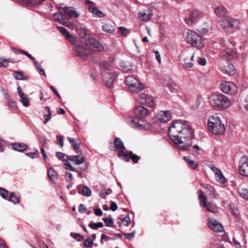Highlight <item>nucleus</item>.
Listing matches in <instances>:
<instances>
[{
  "label": "nucleus",
  "instance_id": "28",
  "mask_svg": "<svg viewBox=\"0 0 248 248\" xmlns=\"http://www.w3.org/2000/svg\"><path fill=\"white\" fill-rule=\"evenodd\" d=\"M153 13L151 11L141 12L139 13V18L142 21H146L151 18Z\"/></svg>",
  "mask_w": 248,
  "mask_h": 248
},
{
  "label": "nucleus",
  "instance_id": "29",
  "mask_svg": "<svg viewBox=\"0 0 248 248\" xmlns=\"http://www.w3.org/2000/svg\"><path fill=\"white\" fill-rule=\"evenodd\" d=\"M88 9L90 12L99 17H103L105 16L104 14L96 7L90 5L89 6Z\"/></svg>",
  "mask_w": 248,
  "mask_h": 248
},
{
  "label": "nucleus",
  "instance_id": "27",
  "mask_svg": "<svg viewBox=\"0 0 248 248\" xmlns=\"http://www.w3.org/2000/svg\"><path fill=\"white\" fill-rule=\"evenodd\" d=\"M203 186L206 189V192H208L213 198L217 199L219 197V195L216 192L215 189L211 186L207 184H204Z\"/></svg>",
  "mask_w": 248,
  "mask_h": 248
},
{
  "label": "nucleus",
  "instance_id": "14",
  "mask_svg": "<svg viewBox=\"0 0 248 248\" xmlns=\"http://www.w3.org/2000/svg\"><path fill=\"white\" fill-rule=\"evenodd\" d=\"M73 49L76 55L84 58H87L92 54V51L83 46H76L73 47Z\"/></svg>",
  "mask_w": 248,
  "mask_h": 248
},
{
  "label": "nucleus",
  "instance_id": "32",
  "mask_svg": "<svg viewBox=\"0 0 248 248\" xmlns=\"http://www.w3.org/2000/svg\"><path fill=\"white\" fill-rule=\"evenodd\" d=\"M63 36L72 44H74L76 41L75 38L64 28H63Z\"/></svg>",
  "mask_w": 248,
  "mask_h": 248
},
{
  "label": "nucleus",
  "instance_id": "16",
  "mask_svg": "<svg viewBox=\"0 0 248 248\" xmlns=\"http://www.w3.org/2000/svg\"><path fill=\"white\" fill-rule=\"evenodd\" d=\"M102 75L106 86L111 87L115 80V75L111 71H105L102 72Z\"/></svg>",
  "mask_w": 248,
  "mask_h": 248
},
{
  "label": "nucleus",
  "instance_id": "31",
  "mask_svg": "<svg viewBox=\"0 0 248 248\" xmlns=\"http://www.w3.org/2000/svg\"><path fill=\"white\" fill-rule=\"evenodd\" d=\"M164 84L171 92H174L177 90V87L176 83L171 79H169L168 80L165 81Z\"/></svg>",
  "mask_w": 248,
  "mask_h": 248
},
{
  "label": "nucleus",
  "instance_id": "37",
  "mask_svg": "<svg viewBox=\"0 0 248 248\" xmlns=\"http://www.w3.org/2000/svg\"><path fill=\"white\" fill-rule=\"evenodd\" d=\"M51 116V113L50 112L49 108L47 107H45V113L44 115L45 118L44 124H46L50 119Z\"/></svg>",
  "mask_w": 248,
  "mask_h": 248
},
{
  "label": "nucleus",
  "instance_id": "21",
  "mask_svg": "<svg viewBox=\"0 0 248 248\" xmlns=\"http://www.w3.org/2000/svg\"><path fill=\"white\" fill-rule=\"evenodd\" d=\"M132 126L139 129H143L145 128V122L142 119L134 118L132 120Z\"/></svg>",
  "mask_w": 248,
  "mask_h": 248
},
{
  "label": "nucleus",
  "instance_id": "5",
  "mask_svg": "<svg viewBox=\"0 0 248 248\" xmlns=\"http://www.w3.org/2000/svg\"><path fill=\"white\" fill-rule=\"evenodd\" d=\"M125 83L129 90L133 93L140 92L144 88V85L139 79L132 75L126 78Z\"/></svg>",
  "mask_w": 248,
  "mask_h": 248
},
{
  "label": "nucleus",
  "instance_id": "49",
  "mask_svg": "<svg viewBox=\"0 0 248 248\" xmlns=\"http://www.w3.org/2000/svg\"><path fill=\"white\" fill-rule=\"evenodd\" d=\"M192 155L197 157L200 155V147L198 145H195L192 147Z\"/></svg>",
  "mask_w": 248,
  "mask_h": 248
},
{
  "label": "nucleus",
  "instance_id": "1",
  "mask_svg": "<svg viewBox=\"0 0 248 248\" xmlns=\"http://www.w3.org/2000/svg\"><path fill=\"white\" fill-rule=\"evenodd\" d=\"M193 131L189 122L178 120L174 122L169 129V135L174 143L181 149L187 151L192 146Z\"/></svg>",
  "mask_w": 248,
  "mask_h": 248
},
{
  "label": "nucleus",
  "instance_id": "8",
  "mask_svg": "<svg viewBox=\"0 0 248 248\" xmlns=\"http://www.w3.org/2000/svg\"><path fill=\"white\" fill-rule=\"evenodd\" d=\"M229 42H227V43L223 42L221 44L220 57L226 61L232 60L235 55V51L232 48L229 47Z\"/></svg>",
  "mask_w": 248,
  "mask_h": 248
},
{
  "label": "nucleus",
  "instance_id": "20",
  "mask_svg": "<svg viewBox=\"0 0 248 248\" xmlns=\"http://www.w3.org/2000/svg\"><path fill=\"white\" fill-rule=\"evenodd\" d=\"M134 112L136 115L143 117L150 113V111L142 106H139L134 109Z\"/></svg>",
  "mask_w": 248,
  "mask_h": 248
},
{
  "label": "nucleus",
  "instance_id": "3",
  "mask_svg": "<svg viewBox=\"0 0 248 248\" xmlns=\"http://www.w3.org/2000/svg\"><path fill=\"white\" fill-rule=\"evenodd\" d=\"M210 103L214 107L226 109L231 106V101L225 95L220 93H214L210 97Z\"/></svg>",
  "mask_w": 248,
  "mask_h": 248
},
{
  "label": "nucleus",
  "instance_id": "48",
  "mask_svg": "<svg viewBox=\"0 0 248 248\" xmlns=\"http://www.w3.org/2000/svg\"><path fill=\"white\" fill-rule=\"evenodd\" d=\"M11 62L10 59L0 58V67H6Z\"/></svg>",
  "mask_w": 248,
  "mask_h": 248
},
{
  "label": "nucleus",
  "instance_id": "9",
  "mask_svg": "<svg viewBox=\"0 0 248 248\" xmlns=\"http://www.w3.org/2000/svg\"><path fill=\"white\" fill-rule=\"evenodd\" d=\"M197 53L193 52L191 50L185 51L182 55V61L184 63L183 65L185 68H190L194 65V58L197 55Z\"/></svg>",
  "mask_w": 248,
  "mask_h": 248
},
{
  "label": "nucleus",
  "instance_id": "19",
  "mask_svg": "<svg viewBox=\"0 0 248 248\" xmlns=\"http://www.w3.org/2000/svg\"><path fill=\"white\" fill-rule=\"evenodd\" d=\"M209 227L214 231L221 232L223 230L222 225L215 219H210L208 221Z\"/></svg>",
  "mask_w": 248,
  "mask_h": 248
},
{
  "label": "nucleus",
  "instance_id": "24",
  "mask_svg": "<svg viewBox=\"0 0 248 248\" xmlns=\"http://www.w3.org/2000/svg\"><path fill=\"white\" fill-rule=\"evenodd\" d=\"M67 158L68 160L74 162L77 165L82 164L84 160L83 156L81 155L67 156Z\"/></svg>",
  "mask_w": 248,
  "mask_h": 248
},
{
  "label": "nucleus",
  "instance_id": "12",
  "mask_svg": "<svg viewBox=\"0 0 248 248\" xmlns=\"http://www.w3.org/2000/svg\"><path fill=\"white\" fill-rule=\"evenodd\" d=\"M137 100L140 104L150 108L154 107L155 105V98L152 95L145 93L139 94Z\"/></svg>",
  "mask_w": 248,
  "mask_h": 248
},
{
  "label": "nucleus",
  "instance_id": "2",
  "mask_svg": "<svg viewBox=\"0 0 248 248\" xmlns=\"http://www.w3.org/2000/svg\"><path fill=\"white\" fill-rule=\"evenodd\" d=\"M209 130L215 135H221L225 131V126L220 118L213 115L209 117L208 121Z\"/></svg>",
  "mask_w": 248,
  "mask_h": 248
},
{
  "label": "nucleus",
  "instance_id": "26",
  "mask_svg": "<svg viewBox=\"0 0 248 248\" xmlns=\"http://www.w3.org/2000/svg\"><path fill=\"white\" fill-rule=\"evenodd\" d=\"M102 30L108 33H112L115 30L114 26L113 24L106 23L102 26Z\"/></svg>",
  "mask_w": 248,
  "mask_h": 248
},
{
  "label": "nucleus",
  "instance_id": "47",
  "mask_svg": "<svg viewBox=\"0 0 248 248\" xmlns=\"http://www.w3.org/2000/svg\"><path fill=\"white\" fill-rule=\"evenodd\" d=\"M103 220L107 226H112L113 223V220L111 217H104L103 218Z\"/></svg>",
  "mask_w": 248,
  "mask_h": 248
},
{
  "label": "nucleus",
  "instance_id": "22",
  "mask_svg": "<svg viewBox=\"0 0 248 248\" xmlns=\"http://www.w3.org/2000/svg\"><path fill=\"white\" fill-rule=\"evenodd\" d=\"M11 145L13 150L18 152H23L27 149V145L24 143H13Z\"/></svg>",
  "mask_w": 248,
  "mask_h": 248
},
{
  "label": "nucleus",
  "instance_id": "60",
  "mask_svg": "<svg viewBox=\"0 0 248 248\" xmlns=\"http://www.w3.org/2000/svg\"><path fill=\"white\" fill-rule=\"evenodd\" d=\"M63 26L67 27L70 29H74V24L68 21H64L63 20Z\"/></svg>",
  "mask_w": 248,
  "mask_h": 248
},
{
  "label": "nucleus",
  "instance_id": "41",
  "mask_svg": "<svg viewBox=\"0 0 248 248\" xmlns=\"http://www.w3.org/2000/svg\"><path fill=\"white\" fill-rule=\"evenodd\" d=\"M216 179L217 181L221 184H224L226 182V179L224 176L223 175L221 171L216 174Z\"/></svg>",
  "mask_w": 248,
  "mask_h": 248
},
{
  "label": "nucleus",
  "instance_id": "18",
  "mask_svg": "<svg viewBox=\"0 0 248 248\" xmlns=\"http://www.w3.org/2000/svg\"><path fill=\"white\" fill-rule=\"evenodd\" d=\"M171 118V112L170 110L160 111L157 115V119L164 123L170 121Z\"/></svg>",
  "mask_w": 248,
  "mask_h": 248
},
{
  "label": "nucleus",
  "instance_id": "59",
  "mask_svg": "<svg viewBox=\"0 0 248 248\" xmlns=\"http://www.w3.org/2000/svg\"><path fill=\"white\" fill-rule=\"evenodd\" d=\"M6 99L8 100L7 105L9 107L12 108H16V102L15 101L11 100L8 98H6Z\"/></svg>",
  "mask_w": 248,
  "mask_h": 248
},
{
  "label": "nucleus",
  "instance_id": "35",
  "mask_svg": "<svg viewBox=\"0 0 248 248\" xmlns=\"http://www.w3.org/2000/svg\"><path fill=\"white\" fill-rule=\"evenodd\" d=\"M47 174L52 181H54L57 179V173L54 169L52 168L48 169L47 170Z\"/></svg>",
  "mask_w": 248,
  "mask_h": 248
},
{
  "label": "nucleus",
  "instance_id": "62",
  "mask_svg": "<svg viewBox=\"0 0 248 248\" xmlns=\"http://www.w3.org/2000/svg\"><path fill=\"white\" fill-rule=\"evenodd\" d=\"M17 92L18 93V95L20 97V98L26 95L22 91V90L20 86L17 87Z\"/></svg>",
  "mask_w": 248,
  "mask_h": 248
},
{
  "label": "nucleus",
  "instance_id": "25",
  "mask_svg": "<svg viewBox=\"0 0 248 248\" xmlns=\"http://www.w3.org/2000/svg\"><path fill=\"white\" fill-rule=\"evenodd\" d=\"M228 65L227 67H220V69L221 71H222L224 73H226L229 75L232 76L234 75L235 73V69L234 66L230 63H227Z\"/></svg>",
  "mask_w": 248,
  "mask_h": 248
},
{
  "label": "nucleus",
  "instance_id": "61",
  "mask_svg": "<svg viewBox=\"0 0 248 248\" xmlns=\"http://www.w3.org/2000/svg\"><path fill=\"white\" fill-rule=\"evenodd\" d=\"M64 168L66 170H70L74 171V168L71 166V165L67 161H66L64 163Z\"/></svg>",
  "mask_w": 248,
  "mask_h": 248
},
{
  "label": "nucleus",
  "instance_id": "44",
  "mask_svg": "<svg viewBox=\"0 0 248 248\" xmlns=\"http://www.w3.org/2000/svg\"><path fill=\"white\" fill-rule=\"evenodd\" d=\"M53 17L55 21L61 23L62 21V13L61 12L55 13L53 15Z\"/></svg>",
  "mask_w": 248,
  "mask_h": 248
},
{
  "label": "nucleus",
  "instance_id": "10",
  "mask_svg": "<svg viewBox=\"0 0 248 248\" xmlns=\"http://www.w3.org/2000/svg\"><path fill=\"white\" fill-rule=\"evenodd\" d=\"M85 43L88 48L90 49L92 52L93 51L101 52L104 50L103 45L93 38H88L85 40Z\"/></svg>",
  "mask_w": 248,
  "mask_h": 248
},
{
  "label": "nucleus",
  "instance_id": "56",
  "mask_svg": "<svg viewBox=\"0 0 248 248\" xmlns=\"http://www.w3.org/2000/svg\"><path fill=\"white\" fill-rule=\"evenodd\" d=\"M13 76L14 78L18 80H22L23 79V76L22 74V73L17 72V71H14L13 73Z\"/></svg>",
  "mask_w": 248,
  "mask_h": 248
},
{
  "label": "nucleus",
  "instance_id": "13",
  "mask_svg": "<svg viewBox=\"0 0 248 248\" xmlns=\"http://www.w3.org/2000/svg\"><path fill=\"white\" fill-rule=\"evenodd\" d=\"M220 89L225 93L232 95L235 94L238 90L236 85L230 81L223 82L220 85Z\"/></svg>",
  "mask_w": 248,
  "mask_h": 248
},
{
  "label": "nucleus",
  "instance_id": "63",
  "mask_svg": "<svg viewBox=\"0 0 248 248\" xmlns=\"http://www.w3.org/2000/svg\"><path fill=\"white\" fill-rule=\"evenodd\" d=\"M110 209L112 211H115L118 209V206L117 204L113 202H111Z\"/></svg>",
  "mask_w": 248,
  "mask_h": 248
},
{
  "label": "nucleus",
  "instance_id": "4",
  "mask_svg": "<svg viewBox=\"0 0 248 248\" xmlns=\"http://www.w3.org/2000/svg\"><path fill=\"white\" fill-rule=\"evenodd\" d=\"M186 42L198 49L202 48L205 44L203 39L196 32L188 30L186 33Z\"/></svg>",
  "mask_w": 248,
  "mask_h": 248
},
{
  "label": "nucleus",
  "instance_id": "51",
  "mask_svg": "<svg viewBox=\"0 0 248 248\" xmlns=\"http://www.w3.org/2000/svg\"><path fill=\"white\" fill-rule=\"evenodd\" d=\"M9 192L3 188L0 187V195L3 199H7L8 198Z\"/></svg>",
  "mask_w": 248,
  "mask_h": 248
},
{
  "label": "nucleus",
  "instance_id": "64",
  "mask_svg": "<svg viewBox=\"0 0 248 248\" xmlns=\"http://www.w3.org/2000/svg\"><path fill=\"white\" fill-rule=\"evenodd\" d=\"M241 195L244 199L248 200V191L247 190H243L241 193Z\"/></svg>",
  "mask_w": 248,
  "mask_h": 248
},
{
  "label": "nucleus",
  "instance_id": "45",
  "mask_svg": "<svg viewBox=\"0 0 248 248\" xmlns=\"http://www.w3.org/2000/svg\"><path fill=\"white\" fill-rule=\"evenodd\" d=\"M19 100L24 107H27L29 106L30 102L28 97L26 95L20 97Z\"/></svg>",
  "mask_w": 248,
  "mask_h": 248
},
{
  "label": "nucleus",
  "instance_id": "33",
  "mask_svg": "<svg viewBox=\"0 0 248 248\" xmlns=\"http://www.w3.org/2000/svg\"><path fill=\"white\" fill-rule=\"evenodd\" d=\"M195 53L198 54L196 56H195V58L197 59V61L198 64L201 66L205 65L206 63V61L204 58L201 57L200 56L201 55V52L200 51H197L195 52Z\"/></svg>",
  "mask_w": 248,
  "mask_h": 248
},
{
  "label": "nucleus",
  "instance_id": "38",
  "mask_svg": "<svg viewBox=\"0 0 248 248\" xmlns=\"http://www.w3.org/2000/svg\"><path fill=\"white\" fill-rule=\"evenodd\" d=\"M8 200L13 202L14 203H18L19 202V198L18 197L15 195L14 192H11L8 196Z\"/></svg>",
  "mask_w": 248,
  "mask_h": 248
},
{
  "label": "nucleus",
  "instance_id": "30",
  "mask_svg": "<svg viewBox=\"0 0 248 248\" xmlns=\"http://www.w3.org/2000/svg\"><path fill=\"white\" fill-rule=\"evenodd\" d=\"M67 140L71 144L73 149L76 151L77 153H78V150L80 144V142H78L77 139L70 137H68Z\"/></svg>",
  "mask_w": 248,
  "mask_h": 248
},
{
  "label": "nucleus",
  "instance_id": "34",
  "mask_svg": "<svg viewBox=\"0 0 248 248\" xmlns=\"http://www.w3.org/2000/svg\"><path fill=\"white\" fill-rule=\"evenodd\" d=\"M100 65L102 67V72L105 71H111L112 63L109 62H102L100 63Z\"/></svg>",
  "mask_w": 248,
  "mask_h": 248
},
{
  "label": "nucleus",
  "instance_id": "46",
  "mask_svg": "<svg viewBox=\"0 0 248 248\" xmlns=\"http://www.w3.org/2000/svg\"><path fill=\"white\" fill-rule=\"evenodd\" d=\"M81 193L85 196L89 197L91 195L92 192L88 187L84 186L82 190Z\"/></svg>",
  "mask_w": 248,
  "mask_h": 248
},
{
  "label": "nucleus",
  "instance_id": "53",
  "mask_svg": "<svg viewBox=\"0 0 248 248\" xmlns=\"http://www.w3.org/2000/svg\"><path fill=\"white\" fill-rule=\"evenodd\" d=\"M26 155L31 158H34L39 156V153L37 150H36L34 152L26 153Z\"/></svg>",
  "mask_w": 248,
  "mask_h": 248
},
{
  "label": "nucleus",
  "instance_id": "11",
  "mask_svg": "<svg viewBox=\"0 0 248 248\" xmlns=\"http://www.w3.org/2000/svg\"><path fill=\"white\" fill-rule=\"evenodd\" d=\"M202 16V13L198 10L189 11L188 15L186 17L185 22L188 25L194 24L197 23Z\"/></svg>",
  "mask_w": 248,
  "mask_h": 248
},
{
  "label": "nucleus",
  "instance_id": "40",
  "mask_svg": "<svg viewBox=\"0 0 248 248\" xmlns=\"http://www.w3.org/2000/svg\"><path fill=\"white\" fill-rule=\"evenodd\" d=\"M77 32L81 38H84L87 35V30L84 28L79 27L77 28Z\"/></svg>",
  "mask_w": 248,
  "mask_h": 248
},
{
  "label": "nucleus",
  "instance_id": "7",
  "mask_svg": "<svg viewBox=\"0 0 248 248\" xmlns=\"http://www.w3.org/2000/svg\"><path fill=\"white\" fill-rule=\"evenodd\" d=\"M220 25L226 32H228L230 28L239 29L240 26V23L236 19L228 17L226 20H222L220 21Z\"/></svg>",
  "mask_w": 248,
  "mask_h": 248
},
{
  "label": "nucleus",
  "instance_id": "52",
  "mask_svg": "<svg viewBox=\"0 0 248 248\" xmlns=\"http://www.w3.org/2000/svg\"><path fill=\"white\" fill-rule=\"evenodd\" d=\"M122 222L124 225L128 226L131 222L129 216L127 215L125 217H123L122 219Z\"/></svg>",
  "mask_w": 248,
  "mask_h": 248
},
{
  "label": "nucleus",
  "instance_id": "36",
  "mask_svg": "<svg viewBox=\"0 0 248 248\" xmlns=\"http://www.w3.org/2000/svg\"><path fill=\"white\" fill-rule=\"evenodd\" d=\"M114 145L116 148L120 149V150H124L125 149V147L124 145V143L122 141V140L119 138H116L114 140Z\"/></svg>",
  "mask_w": 248,
  "mask_h": 248
},
{
  "label": "nucleus",
  "instance_id": "43",
  "mask_svg": "<svg viewBox=\"0 0 248 248\" xmlns=\"http://www.w3.org/2000/svg\"><path fill=\"white\" fill-rule=\"evenodd\" d=\"M118 29L121 34L123 36L126 37L130 33V30L126 28L120 27Z\"/></svg>",
  "mask_w": 248,
  "mask_h": 248
},
{
  "label": "nucleus",
  "instance_id": "17",
  "mask_svg": "<svg viewBox=\"0 0 248 248\" xmlns=\"http://www.w3.org/2000/svg\"><path fill=\"white\" fill-rule=\"evenodd\" d=\"M67 16L70 18H77L79 17V14L75 10L73 7H63V16Z\"/></svg>",
  "mask_w": 248,
  "mask_h": 248
},
{
  "label": "nucleus",
  "instance_id": "15",
  "mask_svg": "<svg viewBox=\"0 0 248 248\" xmlns=\"http://www.w3.org/2000/svg\"><path fill=\"white\" fill-rule=\"evenodd\" d=\"M239 166V171L242 175L248 177V158L246 157H241Z\"/></svg>",
  "mask_w": 248,
  "mask_h": 248
},
{
  "label": "nucleus",
  "instance_id": "54",
  "mask_svg": "<svg viewBox=\"0 0 248 248\" xmlns=\"http://www.w3.org/2000/svg\"><path fill=\"white\" fill-rule=\"evenodd\" d=\"M129 156L131 160L135 163H138V161L140 159V157L134 154L132 152L129 153Z\"/></svg>",
  "mask_w": 248,
  "mask_h": 248
},
{
  "label": "nucleus",
  "instance_id": "39",
  "mask_svg": "<svg viewBox=\"0 0 248 248\" xmlns=\"http://www.w3.org/2000/svg\"><path fill=\"white\" fill-rule=\"evenodd\" d=\"M183 158L187 162L188 166L191 168L195 169L197 167V164L194 160H191L189 157L184 156Z\"/></svg>",
  "mask_w": 248,
  "mask_h": 248
},
{
  "label": "nucleus",
  "instance_id": "58",
  "mask_svg": "<svg viewBox=\"0 0 248 248\" xmlns=\"http://www.w3.org/2000/svg\"><path fill=\"white\" fill-rule=\"evenodd\" d=\"M135 234V232L134 231L131 233H124V236L127 239L131 240L134 237Z\"/></svg>",
  "mask_w": 248,
  "mask_h": 248
},
{
  "label": "nucleus",
  "instance_id": "23",
  "mask_svg": "<svg viewBox=\"0 0 248 248\" xmlns=\"http://www.w3.org/2000/svg\"><path fill=\"white\" fill-rule=\"evenodd\" d=\"M227 13V10L224 6H219L215 10V14L219 18L224 17Z\"/></svg>",
  "mask_w": 248,
  "mask_h": 248
},
{
  "label": "nucleus",
  "instance_id": "55",
  "mask_svg": "<svg viewBox=\"0 0 248 248\" xmlns=\"http://www.w3.org/2000/svg\"><path fill=\"white\" fill-rule=\"evenodd\" d=\"M121 67L122 68L123 71L125 72H127L131 70V66L126 65L125 63L122 62L121 63Z\"/></svg>",
  "mask_w": 248,
  "mask_h": 248
},
{
  "label": "nucleus",
  "instance_id": "6",
  "mask_svg": "<svg viewBox=\"0 0 248 248\" xmlns=\"http://www.w3.org/2000/svg\"><path fill=\"white\" fill-rule=\"evenodd\" d=\"M198 197L200 200V205L202 207L206 208L208 212L213 213L217 212L218 210L216 205L211 202H207V197L204 195L202 190L199 191Z\"/></svg>",
  "mask_w": 248,
  "mask_h": 248
},
{
  "label": "nucleus",
  "instance_id": "57",
  "mask_svg": "<svg viewBox=\"0 0 248 248\" xmlns=\"http://www.w3.org/2000/svg\"><path fill=\"white\" fill-rule=\"evenodd\" d=\"M93 244V241L91 238H88L84 242L83 245L85 247H89L92 246Z\"/></svg>",
  "mask_w": 248,
  "mask_h": 248
},
{
  "label": "nucleus",
  "instance_id": "50",
  "mask_svg": "<svg viewBox=\"0 0 248 248\" xmlns=\"http://www.w3.org/2000/svg\"><path fill=\"white\" fill-rule=\"evenodd\" d=\"M118 156L120 157H125V158H128L127 159H126V161H128L129 159V154H128V153L126 151H123V150H121L118 153Z\"/></svg>",
  "mask_w": 248,
  "mask_h": 248
},
{
  "label": "nucleus",
  "instance_id": "42",
  "mask_svg": "<svg viewBox=\"0 0 248 248\" xmlns=\"http://www.w3.org/2000/svg\"><path fill=\"white\" fill-rule=\"evenodd\" d=\"M89 226L93 229L97 230L99 228L103 227V224L101 222L95 223L93 221H92L89 224Z\"/></svg>",
  "mask_w": 248,
  "mask_h": 248
}]
</instances>
